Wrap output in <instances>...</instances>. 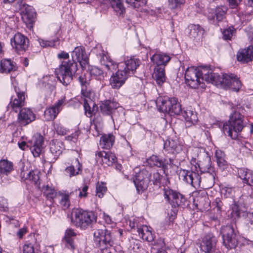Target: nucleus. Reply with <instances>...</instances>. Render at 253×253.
<instances>
[{
    "label": "nucleus",
    "mask_w": 253,
    "mask_h": 253,
    "mask_svg": "<svg viewBox=\"0 0 253 253\" xmlns=\"http://www.w3.org/2000/svg\"><path fill=\"white\" fill-rule=\"evenodd\" d=\"M72 60L63 61L58 68L55 70L57 78L64 85L70 84L78 70L79 62L82 68H85L88 63V58L81 46H77L72 53Z\"/></svg>",
    "instance_id": "f257e3e1"
},
{
    "label": "nucleus",
    "mask_w": 253,
    "mask_h": 253,
    "mask_svg": "<svg viewBox=\"0 0 253 253\" xmlns=\"http://www.w3.org/2000/svg\"><path fill=\"white\" fill-rule=\"evenodd\" d=\"M3 7L13 12L20 11L22 18L27 27L31 29L33 28L35 22L36 13L34 9L27 4L24 0H2Z\"/></svg>",
    "instance_id": "f03ea898"
},
{
    "label": "nucleus",
    "mask_w": 253,
    "mask_h": 253,
    "mask_svg": "<svg viewBox=\"0 0 253 253\" xmlns=\"http://www.w3.org/2000/svg\"><path fill=\"white\" fill-rule=\"evenodd\" d=\"M96 220L97 215L93 211L76 208L72 210L71 221L77 227L86 229L96 223Z\"/></svg>",
    "instance_id": "7ed1b4c3"
},
{
    "label": "nucleus",
    "mask_w": 253,
    "mask_h": 253,
    "mask_svg": "<svg viewBox=\"0 0 253 253\" xmlns=\"http://www.w3.org/2000/svg\"><path fill=\"white\" fill-rule=\"evenodd\" d=\"M243 118V116L235 111L230 115L229 121L223 125V130L224 134L228 135L233 139H236L238 133L241 132L244 127Z\"/></svg>",
    "instance_id": "20e7f679"
},
{
    "label": "nucleus",
    "mask_w": 253,
    "mask_h": 253,
    "mask_svg": "<svg viewBox=\"0 0 253 253\" xmlns=\"http://www.w3.org/2000/svg\"><path fill=\"white\" fill-rule=\"evenodd\" d=\"M156 104L160 112L168 113L171 116L179 115L182 112L180 104L174 97H160L156 101Z\"/></svg>",
    "instance_id": "39448f33"
},
{
    "label": "nucleus",
    "mask_w": 253,
    "mask_h": 253,
    "mask_svg": "<svg viewBox=\"0 0 253 253\" xmlns=\"http://www.w3.org/2000/svg\"><path fill=\"white\" fill-rule=\"evenodd\" d=\"M215 79L214 85L225 89H231L238 91L242 84L237 76L233 74H223L213 76Z\"/></svg>",
    "instance_id": "423d86ee"
},
{
    "label": "nucleus",
    "mask_w": 253,
    "mask_h": 253,
    "mask_svg": "<svg viewBox=\"0 0 253 253\" xmlns=\"http://www.w3.org/2000/svg\"><path fill=\"white\" fill-rule=\"evenodd\" d=\"M164 201L166 204L170 206H189V202L186 197L179 191L169 187L163 189Z\"/></svg>",
    "instance_id": "0eeeda50"
},
{
    "label": "nucleus",
    "mask_w": 253,
    "mask_h": 253,
    "mask_svg": "<svg viewBox=\"0 0 253 253\" xmlns=\"http://www.w3.org/2000/svg\"><path fill=\"white\" fill-rule=\"evenodd\" d=\"M42 191L47 200L55 203V200H58L61 206H70L69 197L67 194L59 193L57 194L54 187L49 184L43 186Z\"/></svg>",
    "instance_id": "6e6552de"
},
{
    "label": "nucleus",
    "mask_w": 253,
    "mask_h": 253,
    "mask_svg": "<svg viewBox=\"0 0 253 253\" xmlns=\"http://www.w3.org/2000/svg\"><path fill=\"white\" fill-rule=\"evenodd\" d=\"M220 233L222 235L223 244L227 249L235 248L238 244V233L232 225L222 226Z\"/></svg>",
    "instance_id": "1a4fd4ad"
},
{
    "label": "nucleus",
    "mask_w": 253,
    "mask_h": 253,
    "mask_svg": "<svg viewBox=\"0 0 253 253\" xmlns=\"http://www.w3.org/2000/svg\"><path fill=\"white\" fill-rule=\"evenodd\" d=\"M185 79L186 84L192 88H204L205 84L202 83L196 67H190L186 69Z\"/></svg>",
    "instance_id": "9d476101"
},
{
    "label": "nucleus",
    "mask_w": 253,
    "mask_h": 253,
    "mask_svg": "<svg viewBox=\"0 0 253 253\" xmlns=\"http://www.w3.org/2000/svg\"><path fill=\"white\" fill-rule=\"evenodd\" d=\"M151 173L146 169H142L136 173L133 182L138 193L147 190L150 181Z\"/></svg>",
    "instance_id": "9b49d317"
},
{
    "label": "nucleus",
    "mask_w": 253,
    "mask_h": 253,
    "mask_svg": "<svg viewBox=\"0 0 253 253\" xmlns=\"http://www.w3.org/2000/svg\"><path fill=\"white\" fill-rule=\"evenodd\" d=\"M95 241L101 249H104L113 245V241L110 231L106 228L98 229L94 233Z\"/></svg>",
    "instance_id": "f8f14e48"
},
{
    "label": "nucleus",
    "mask_w": 253,
    "mask_h": 253,
    "mask_svg": "<svg viewBox=\"0 0 253 253\" xmlns=\"http://www.w3.org/2000/svg\"><path fill=\"white\" fill-rule=\"evenodd\" d=\"M28 39L20 33L15 34L11 39V44L18 54L24 52L28 47Z\"/></svg>",
    "instance_id": "ddd939ff"
},
{
    "label": "nucleus",
    "mask_w": 253,
    "mask_h": 253,
    "mask_svg": "<svg viewBox=\"0 0 253 253\" xmlns=\"http://www.w3.org/2000/svg\"><path fill=\"white\" fill-rule=\"evenodd\" d=\"M15 90L16 93V96L11 97L7 108L17 113L20 111L25 105V97L24 92L20 91L19 89L17 88L16 87H15Z\"/></svg>",
    "instance_id": "4468645a"
},
{
    "label": "nucleus",
    "mask_w": 253,
    "mask_h": 253,
    "mask_svg": "<svg viewBox=\"0 0 253 253\" xmlns=\"http://www.w3.org/2000/svg\"><path fill=\"white\" fill-rule=\"evenodd\" d=\"M230 214L234 219L240 216H246V224L249 227H253V211H247L246 207H233Z\"/></svg>",
    "instance_id": "2eb2a0df"
},
{
    "label": "nucleus",
    "mask_w": 253,
    "mask_h": 253,
    "mask_svg": "<svg viewBox=\"0 0 253 253\" xmlns=\"http://www.w3.org/2000/svg\"><path fill=\"white\" fill-rule=\"evenodd\" d=\"M65 97L58 100V101L44 111V117L45 121H53L55 119L63 107L65 105Z\"/></svg>",
    "instance_id": "dca6fc26"
},
{
    "label": "nucleus",
    "mask_w": 253,
    "mask_h": 253,
    "mask_svg": "<svg viewBox=\"0 0 253 253\" xmlns=\"http://www.w3.org/2000/svg\"><path fill=\"white\" fill-rule=\"evenodd\" d=\"M217 240L211 233L206 234L200 243L201 250L206 253H211L215 250Z\"/></svg>",
    "instance_id": "f3484780"
},
{
    "label": "nucleus",
    "mask_w": 253,
    "mask_h": 253,
    "mask_svg": "<svg viewBox=\"0 0 253 253\" xmlns=\"http://www.w3.org/2000/svg\"><path fill=\"white\" fill-rule=\"evenodd\" d=\"M95 160L104 167L112 166L117 161L115 155L110 152L100 151L95 154Z\"/></svg>",
    "instance_id": "a211bd4d"
},
{
    "label": "nucleus",
    "mask_w": 253,
    "mask_h": 253,
    "mask_svg": "<svg viewBox=\"0 0 253 253\" xmlns=\"http://www.w3.org/2000/svg\"><path fill=\"white\" fill-rule=\"evenodd\" d=\"M128 77L127 73L122 69H119L115 74L111 76L110 79V85L114 89H119L125 84Z\"/></svg>",
    "instance_id": "6ab92c4d"
},
{
    "label": "nucleus",
    "mask_w": 253,
    "mask_h": 253,
    "mask_svg": "<svg viewBox=\"0 0 253 253\" xmlns=\"http://www.w3.org/2000/svg\"><path fill=\"white\" fill-rule=\"evenodd\" d=\"M35 120V115L28 108L21 109L18 115L17 122L20 126H25Z\"/></svg>",
    "instance_id": "aec40b11"
},
{
    "label": "nucleus",
    "mask_w": 253,
    "mask_h": 253,
    "mask_svg": "<svg viewBox=\"0 0 253 253\" xmlns=\"http://www.w3.org/2000/svg\"><path fill=\"white\" fill-rule=\"evenodd\" d=\"M184 146L179 143L177 139L168 138L164 144V151L166 154H175L179 153Z\"/></svg>",
    "instance_id": "412c9836"
},
{
    "label": "nucleus",
    "mask_w": 253,
    "mask_h": 253,
    "mask_svg": "<svg viewBox=\"0 0 253 253\" xmlns=\"http://www.w3.org/2000/svg\"><path fill=\"white\" fill-rule=\"evenodd\" d=\"M77 233L74 230L68 228L65 232L64 237L62 240V244L67 249L74 251L77 248L75 240Z\"/></svg>",
    "instance_id": "4be33fe9"
},
{
    "label": "nucleus",
    "mask_w": 253,
    "mask_h": 253,
    "mask_svg": "<svg viewBox=\"0 0 253 253\" xmlns=\"http://www.w3.org/2000/svg\"><path fill=\"white\" fill-rule=\"evenodd\" d=\"M97 56L99 59L100 63L104 65L108 71H113L116 70L117 68L122 69V63L117 64L113 60H109L108 57L101 48L98 49V53H97Z\"/></svg>",
    "instance_id": "5701e85b"
},
{
    "label": "nucleus",
    "mask_w": 253,
    "mask_h": 253,
    "mask_svg": "<svg viewBox=\"0 0 253 253\" xmlns=\"http://www.w3.org/2000/svg\"><path fill=\"white\" fill-rule=\"evenodd\" d=\"M122 63V69L129 76L133 74L137 68L140 65V61L134 57H130L126 59Z\"/></svg>",
    "instance_id": "b1692460"
},
{
    "label": "nucleus",
    "mask_w": 253,
    "mask_h": 253,
    "mask_svg": "<svg viewBox=\"0 0 253 253\" xmlns=\"http://www.w3.org/2000/svg\"><path fill=\"white\" fill-rule=\"evenodd\" d=\"M41 172L38 169L30 171H22L20 176L23 180H29L33 184L37 185L40 184V176Z\"/></svg>",
    "instance_id": "393cba45"
},
{
    "label": "nucleus",
    "mask_w": 253,
    "mask_h": 253,
    "mask_svg": "<svg viewBox=\"0 0 253 253\" xmlns=\"http://www.w3.org/2000/svg\"><path fill=\"white\" fill-rule=\"evenodd\" d=\"M197 69L202 83L205 81L213 84H214L216 79L213 76L217 75V73H212L211 69L207 66L197 67Z\"/></svg>",
    "instance_id": "a878e982"
},
{
    "label": "nucleus",
    "mask_w": 253,
    "mask_h": 253,
    "mask_svg": "<svg viewBox=\"0 0 253 253\" xmlns=\"http://www.w3.org/2000/svg\"><path fill=\"white\" fill-rule=\"evenodd\" d=\"M238 61L247 63L253 59V46H249L246 48L241 49L237 54Z\"/></svg>",
    "instance_id": "bb28decb"
},
{
    "label": "nucleus",
    "mask_w": 253,
    "mask_h": 253,
    "mask_svg": "<svg viewBox=\"0 0 253 253\" xmlns=\"http://www.w3.org/2000/svg\"><path fill=\"white\" fill-rule=\"evenodd\" d=\"M119 107V104L110 100H107L102 102L100 105L101 113L105 115H110Z\"/></svg>",
    "instance_id": "cd10ccee"
},
{
    "label": "nucleus",
    "mask_w": 253,
    "mask_h": 253,
    "mask_svg": "<svg viewBox=\"0 0 253 253\" xmlns=\"http://www.w3.org/2000/svg\"><path fill=\"white\" fill-rule=\"evenodd\" d=\"M44 138L39 135L36 138L34 145L31 147L30 150L35 157H39L43 150Z\"/></svg>",
    "instance_id": "c85d7f7f"
},
{
    "label": "nucleus",
    "mask_w": 253,
    "mask_h": 253,
    "mask_svg": "<svg viewBox=\"0 0 253 253\" xmlns=\"http://www.w3.org/2000/svg\"><path fill=\"white\" fill-rule=\"evenodd\" d=\"M186 121L185 126L186 127H190L192 125L196 124L198 121L197 113L190 109H186L181 113Z\"/></svg>",
    "instance_id": "c756f323"
},
{
    "label": "nucleus",
    "mask_w": 253,
    "mask_h": 253,
    "mask_svg": "<svg viewBox=\"0 0 253 253\" xmlns=\"http://www.w3.org/2000/svg\"><path fill=\"white\" fill-rule=\"evenodd\" d=\"M63 143L57 139L52 140L49 144L50 151L52 155L53 159L56 160L62 154L63 150Z\"/></svg>",
    "instance_id": "7c9ffc66"
},
{
    "label": "nucleus",
    "mask_w": 253,
    "mask_h": 253,
    "mask_svg": "<svg viewBox=\"0 0 253 253\" xmlns=\"http://www.w3.org/2000/svg\"><path fill=\"white\" fill-rule=\"evenodd\" d=\"M151 60L154 64L157 65V67L165 66L170 60V57L166 53H157L151 57Z\"/></svg>",
    "instance_id": "2f4dec72"
},
{
    "label": "nucleus",
    "mask_w": 253,
    "mask_h": 253,
    "mask_svg": "<svg viewBox=\"0 0 253 253\" xmlns=\"http://www.w3.org/2000/svg\"><path fill=\"white\" fill-rule=\"evenodd\" d=\"M238 173L239 177L243 180L244 183L249 185H253V173L251 170L241 168L238 169Z\"/></svg>",
    "instance_id": "473e14b6"
},
{
    "label": "nucleus",
    "mask_w": 253,
    "mask_h": 253,
    "mask_svg": "<svg viewBox=\"0 0 253 253\" xmlns=\"http://www.w3.org/2000/svg\"><path fill=\"white\" fill-rule=\"evenodd\" d=\"M84 107L85 114L88 118L95 114L98 109L97 106L91 99H84Z\"/></svg>",
    "instance_id": "72a5a7b5"
},
{
    "label": "nucleus",
    "mask_w": 253,
    "mask_h": 253,
    "mask_svg": "<svg viewBox=\"0 0 253 253\" xmlns=\"http://www.w3.org/2000/svg\"><path fill=\"white\" fill-rule=\"evenodd\" d=\"M199 171L201 173H207L214 172L213 168L211 166V161L210 158L206 157L203 160L199 161L197 164Z\"/></svg>",
    "instance_id": "f704fd0d"
},
{
    "label": "nucleus",
    "mask_w": 253,
    "mask_h": 253,
    "mask_svg": "<svg viewBox=\"0 0 253 253\" xmlns=\"http://www.w3.org/2000/svg\"><path fill=\"white\" fill-rule=\"evenodd\" d=\"M153 77L157 84L161 86L166 81L165 68L163 67H156L154 69Z\"/></svg>",
    "instance_id": "c9c22d12"
},
{
    "label": "nucleus",
    "mask_w": 253,
    "mask_h": 253,
    "mask_svg": "<svg viewBox=\"0 0 253 253\" xmlns=\"http://www.w3.org/2000/svg\"><path fill=\"white\" fill-rule=\"evenodd\" d=\"M227 9V7L225 6H217L215 9L212 10L214 14L209 15L208 18L211 20H213L215 17L218 21H220L224 18Z\"/></svg>",
    "instance_id": "e433bc0d"
},
{
    "label": "nucleus",
    "mask_w": 253,
    "mask_h": 253,
    "mask_svg": "<svg viewBox=\"0 0 253 253\" xmlns=\"http://www.w3.org/2000/svg\"><path fill=\"white\" fill-rule=\"evenodd\" d=\"M215 175L214 172L205 173L202 180L201 188L209 189L212 187L214 184Z\"/></svg>",
    "instance_id": "4c0bfd02"
},
{
    "label": "nucleus",
    "mask_w": 253,
    "mask_h": 253,
    "mask_svg": "<svg viewBox=\"0 0 253 253\" xmlns=\"http://www.w3.org/2000/svg\"><path fill=\"white\" fill-rule=\"evenodd\" d=\"M115 136L112 134H104L100 138V146L103 149H110L114 142Z\"/></svg>",
    "instance_id": "58836bf2"
},
{
    "label": "nucleus",
    "mask_w": 253,
    "mask_h": 253,
    "mask_svg": "<svg viewBox=\"0 0 253 253\" xmlns=\"http://www.w3.org/2000/svg\"><path fill=\"white\" fill-rule=\"evenodd\" d=\"M14 170V166L12 162L7 159L0 160V173L7 175Z\"/></svg>",
    "instance_id": "ea45409f"
},
{
    "label": "nucleus",
    "mask_w": 253,
    "mask_h": 253,
    "mask_svg": "<svg viewBox=\"0 0 253 253\" xmlns=\"http://www.w3.org/2000/svg\"><path fill=\"white\" fill-rule=\"evenodd\" d=\"M14 63L10 59H3L0 62V72L8 73L16 70Z\"/></svg>",
    "instance_id": "a19ab883"
},
{
    "label": "nucleus",
    "mask_w": 253,
    "mask_h": 253,
    "mask_svg": "<svg viewBox=\"0 0 253 253\" xmlns=\"http://www.w3.org/2000/svg\"><path fill=\"white\" fill-rule=\"evenodd\" d=\"M137 232L139 236L143 240L148 242H152L154 237L150 229L146 225H143L141 228H138Z\"/></svg>",
    "instance_id": "79ce46f5"
},
{
    "label": "nucleus",
    "mask_w": 253,
    "mask_h": 253,
    "mask_svg": "<svg viewBox=\"0 0 253 253\" xmlns=\"http://www.w3.org/2000/svg\"><path fill=\"white\" fill-rule=\"evenodd\" d=\"M117 15H121L126 12L122 0H107Z\"/></svg>",
    "instance_id": "37998d69"
},
{
    "label": "nucleus",
    "mask_w": 253,
    "mask_h": 253,
    "mask_svg": "<svg viewBox=\"0 0 253 253\" xmlns=\"http://www.w3.org/2000/svg\"><path fill=\"white\" fill-rule=\"evenodd\" d=\"M190 32L189 36L191 38L196 39L201 38L203 35L204 30L199 25L191 24L189 26Z\"/></svg>",
    "instance_id": "c03bdc74"
},
{
    "label": "nucleus",
    "mask_w": 253,
    "mask_h": 253,
    "mask_svg": "<svg viewBox=\"0 0 253 253\" xmlns=\"http://www.w3.org/2000/svg\"><path fill=\"white\" fill-rule=\"evenodd\" d=\"M164 161V158L153 155L147 159V162L150 167H157L164 169L165 163Z\"/></svg>",
    "instance_id": "a18cd8bd"
},
{
    "label": "nucleus",
    "mask_w": 253,
    "mask_h": 253,
    "mask_svg": "<svg viewBox=\"0 0 253 253\" xmlns=\"http://www.w3.org/2000/svg\"><path fill=\"white\" fill-rule=\"evenodd\" d=\"M76 163H77V170H76L74 166L72 165L67 167L64 170L66 175L71 177L77 175L79 174V172L82 171V164L79 162L78 159H76Z\"/></svg>",
    "instance_id": "49530a36"
},
{
    "label": "nucleus",
    "mask_w": 253,
    "mask_h": 253,
    "mask_svg": "<svg viewBox=\"0 0 253 253\" xmlns=\"http://www.w3.org/2000/svg\"><path fill=\"white\" fill-rule=\"evenodd\" d=\"M215 155L218 167L224 169L227 166V162L225 160V155L224 153L218 150L216 151Z\"/></svg>",
    "instance_id": "de8ad7c7"
},
{
    "label": "nucleus",
    "mask_w": 253,
    "mask_h": 253,
    "mask_svg": "<svg viewBox=\"0 0 253 253\" xmlns=\"http://www.w3.org/2000/svg\"><path fill=\"white\" fill-rule=\"evenodd\" d=\"M150 180L153 182V183L155 185H160L161 184H166L168 181V178L160 174L158 172H154Z\"/></svg>",
    "instance_id": "09e8293b"
},
{
    "label": "nucleus",
    "mask_w": 253,
    "mask_h": 253,
    "mask_svg": "<svg viewBox=\"0 0 253 253\" xmlns=\"http://www.w3.org/2000/svg\"><path fill=\"white\" fill-rule=\"evenodd\" d=\"M193 172V170L180 169L178 171L179 178L189 184Z\"/></svg>",
    "instance_id": "8fccbe9b"
},
{
    "label": "nucleus",
    "mask_w": 253,
    "mask_h": 253,
    "mask_svg": "<svg viewBox=\"0 0 253 253\" xmlns=\"http://www.w3.org/2000/svg\"><path fill=\"white\" fill-rule=\"evenodd\" d=\"M196 170L197 172L194 171L192 174V177L191 178V181L189 184L195 188L201 187L202 179L200 175L198 174L199 170L195 166Z\"/></svg>",
    "instance_id": "3c124183"
},
{
    "label": "nucleus",
    "mask_w": 253,
    "mask_h": 253,
    "mask_svg": "<svg viewBox=\"0 0 253 253\" xmlns=\"http://www.w3.org/2000/svg\"><path fill=\"white\" fill-rule=\"evenodd\" d=\"M90 74L92 77H94L96 79L101 81L104 79L105 74L100 68L97 67H92L90 70Z\"/></svg>",
    "instance_id": "603ef678"
},
{
    "label": "nucleus",
    "mask_w": 253,
    "mask_h": 253,
    "mask_svg": "<svg viewBox=\"0 0 253 253\" xmlns=\"http://www.w3.org/2000/svg\"><path fill=\"white\" fill-rule=\"evenodd\" d=\"M186 2V0H168V5L171 10L181 9Z\"/></svg>",
    "instance_id": "864d4df0"
},
{
    "label": "nucleus",
    "mask_w": 253,
    "mask_h": 253,
    "mask_svg": "<svg viewBox=\"0 0 253 253\" xmlns=\"http://www.w3.org/2000/svg\"><path fill=\"white\" fill-rule=\"evenodd\" d=\"M178 207H169V209H168V216L169 221L167 224L168 225L172 224L174 220L176 217L178 211Z\"/></svg>",
    "instance_id": "5fc2aeb1"
},
{
    "label": "nucleus",
    "mask_w": 253,
    "mask_h": 253,
    "mask_svg": "<svg viewBox=\"0 0 253 253\" xmlns=\"http://www.w3.org/2000/svg\"><path fill=\"white\" fill-rule=\"evenodd\" d=\"M107 190L106 183L103 182H97L96 185V196L102 198Z\"/></svg>",
    "instance_id": "6e6d98bb"
},
{
    "label": "nucleus",
    "mask_w": 253,
    "mask_h": 253,
    "mask_svg": "<svg viewBox=\"0 0 253 253\" xmlns=\"http://www.w3.org/2000/svg\"><path fill=\"white\" fill-rule=\"evenodd\" d=\"M164 163L165 166H164V170L168 169V166H169L170 168H177L178 167L179 163L177 160L173 158H164Z\"/></svg>",
    "instance_id": "4d7b16f0"
},
{
    "label": "nucleus",
    "mask_w": 253,
    "mask_h": 253,
    "mask_svg": "<svg viewBox=\"0 0 253 253\" xmlns=\"http://www.w3.org/2000/svg\"><path fill=\"white\" fill-rule=\"evenodd\" d=\"M126 2L130 6L134 8H138L146 4V0H126Z\"/></svg>",
    "instance_id": "13d9d810"
},
{
    "label": "nucleus",
    "mask_w": 253,
    "mask_h": 253,
    "mask_svg": "<svg viewBox=\"0 0 253 253\" xmlns=\"http://www.w3.org/2000/svg\"><path fill=\"white\" fill-rule=\"evenodd\" d=\"M235 32V29L233 27H230L225 29L222 33L223 39L225 40H230Z\"/></svg>",
    "instance_id": "bf43d9fd"
},
{
    "label": "nucleus",
    "mask_w": 253,
    "mask_h": 253,
    "mask_svg": "<svg viewBox=\"0 0 253 253\" xmlns=\"http://www.w3.org/2000/svg\"><path fill=\"white\" fill-rule=\"evenodd\" d=\"M23 253H40L38 250L35 249L32 244L25 245L23 247Z\"/></svg>",
    "instance_id": "052dcab7"
},
{
    "label": "nucleus",
    "mask_w": 253,
    "mask_h": 253,
    "mask_svg": "<svg viewBox=\"0 0 253 253\" xmlns=\"http://www.w3.org/2000/svg\"><path fill=\"white\" fill-rule=\"evenodd\" d=\"M54 128L59 135H65L67 132V130L60 124H54Z\"/></svg>",
    "instance_id": "680f3d73"
},
{
    "label": "nucleus",
    "mask_w": 253,
    "mask_h": 253,
    "mask_svg": "<svg viewBox=\"0 0 253 253\" xmlns=\"http://www.w3.org/2000/svg\"><path fill=\"white\" fill-rule=\"evenodd\" d=\"M88 189V186L86 184H84L82 188H79L78 190L75 191L76 194L78 193L79 196L81 197H85L87 196V191Z\"/></svg>",
    "instance_id": "e2e57ef3"
},
{
    "label": "nucleus",
    "mask_w": 253,
    "mask_h": 253,
    "mask_svg": "<svg viewBox=\"0 0 253 253\" xmlns=\"http://www.w3.org/2000/svg\"><path fill=\"white\" fill-rule=\"evenodd\" d=\"M80 134V130L78 129L75 131L74 133L71 134V135H68L67 136H66L65 139L66 140L69 141L75 142L77 141Z\"/></svg>",
    "instance_id": "0e129e2a"
},
{
    "label": "nucleus",
    "mask_w": 253,
    "mask_h": 253,
    "mask_svg": "<svg viewBox=\"0 0 253 253\" xmlns=\"http://www.w3.org/2000/svg\"><path fill=\"white\" fill-rule=\"evenodd\" d=\"M39 42L41 46L43 47H46L48 46H54V42L49 41H45L42 39H39Z\"/></svg>",
    "instance_id": "69168bd1"
},
{
    "label": "nucleus",
    "mask_w": 253,
    "mask_h": 253,
    "mask_svg": "<svg viewBox=\"0 0 253 253\" xmlns=\"http://www.w3.org/2000/svg\"><path fill=\"white\" fill-rule=\"evenodd\" d=\"M81 92L82 95L85 98V99L88 98V100L91 99L90 95L91 92L89 89H87L86 85H85L84 87H82Z\"/></svg>",
    "instance_id": "338daca9"
},
{
    "label": "nucleus",
    "mask_w": 253,
    "mask_h": 253,
    "mask_svg": "<svg viewBox=\"0 0 253 253\" xmlns=\"http://www.w3.org/2000/svg\"><path fill=\"white\" fill-rule=\"evenodd\" d=\"M233 191L234 189L232 187L229 186H225L222 188L221 193L224 194L226 197H228L232 194Z\"/></svg>",
    "instance_id": "774afa93"
}]
</instances>
